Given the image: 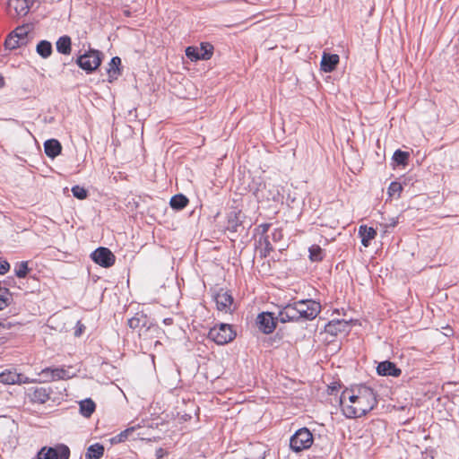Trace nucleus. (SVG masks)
Returning a JSON list of instances; mask_svg holds the SVG:
<instances>
[{"label":"nucleus","instance_id":"6ab92c4d","mask_svg":"<svg viewBox=\"0 0 459 459\" xmlns=\"http://www.w3.org/2000/svg\"><path fill=\"white\" fill-rule=\"evenodd\" d=\"M44 150L47 156L54 159L60 154L62 146L57 140L49 139L45 142Z\"/></svg>","mask_w":459,"mask_h":459},{"label":"nucleus","instance_id":"1a4fd4ad","mask_svg":"<svg viewBox=\"0 0 459 459\" xmlns=\"http://www.w3.org/2000/svg\"><path fill=\"white\" fill-rule=\"evenodd\" d=\"M37 379H31L14 371L7 370L0 374V382L5 385L35 383Z\"/></svg>","mask_w":459,"mask_h":459},{"label":"nucleus","instance_id":"2f4dec72","mask_svg":"<svg viewBox=\"0 0 459 459\" xmlns=\"http://www.w3.org/2000/svg\"><path fill=\"white\" fill-rule=\"evenodd\" d=\"M19 39H17L12 33L8 35L4 41V47L6 49H15L21 46H22Z\"/></svg>","mask_w":459,"mask_h":459},{"label":"nucleus","instance_id":"c03bdc74","mask_svg":"<svg viewBox=\"0 0 459 459\" xmlns=\"http://www.w3.org/2000/svg\"><path fill=\"white\" fill-rule=\"evenodd\" d=\"M172 323V319L171 318H166L164 319V324L165 325H170Z\"/></svg>","mask_w":459,"mask_h":459},{"label":"nucleus","instance_id":"c85d7f7f","mask_svg":"<svg viewBox=\"0 0 459 459\" xmlns=\"http://www.w3.org/2000/svg\"><path fill=\"white\" fill-rule=\"evenodd\" d=\"M187 204H188V199L183 195H174L170 199L171 207L174 209H177V210H181V209L185 208Z\"/></svg>","mask_w":459,"mask_h":459},{"label":"nucleus","instance_id":"58836bf2","mask_svg":"<svg viewBox=\"0 0 459 459\" xmlns=\"http://www.w3.org/2000/svg\"><path fill=\"white\" fill-rule=\"evenodd\" d=\"M83 330H84V325H82L80 322H78L77 327H76L75 332H74V334L76 336H80L82 333Z\"/></svg>","mask_w":459,"mask_h":459},{"label":"nucleus","instance_id":"cd10ccee","mask_svg":"<svg viewBox=\"0 0 459 459\" xmlns=\"http://www.w3.org/2000/svg\"><path fill=\"white\" fill-rule=\"evenodd\" d=\"M104 453L103 446L100 444H94L89 446L86 454L87 459H100Z\"/></svg>","mask_w":459,"mask_h":459},{"label":"nucleus","instance_id":"a18cd8bd","mask_svg":"<svg viewBox=\"0 0 459 459\" xmlns=\"http://www.w3.org/2000/svg\"><path fill=\"white\" fill-rule=\"evenodd\" d=\"M158 344H160V342H159V341H156V342H155V345H158Z\"/></svg>","mask_w":459,"mask_h":459},{"label":"nucleus","instance_id":"7ed1b4c3","mask_svg":"<svg viewBox=\"0 0 459 459\" xmlns=\"http://www.w3.org/2000/svg\"><path fill=\"white\" fill-rule=\"evenodd\" d=\"M235 333L228 324H220L211 328L208 337L219 345L226 344L235 338Z\"/></svg>","mask_w":459,"mask_h":459},{"label":"nucleus","instance_id":"412c9836","mask_svg":"<svg viewBox=\"0 0 459 459\" xmlns=\"http://www.w3.org/2000/svg\"><path fill=\"white\" fill-rule=\"evenodd\" d=\"M160 333V328L156 325H153L148 321V325H146L144 328L140 329L139 336L143 340H151L152 338L158 337Z\"/></svg>","mask_w":459,"mask_h":459},{"label":"nucleus","instance_id":"f03ea898","mask_svg":"<svg viewBox=\"0 0 459 459\" xmlns=\"http://www.w3.org/2000/svg\"><path fill=\"white\" fill-rule=\"evenodd\" d=\"M101 56L102 53L100 51L89 50L77 58L76 64L87 74H91L100 65Z\"/></svg>","mask_w":459,"mask_h":459},{"label":"nucleus","instance_id":"79ce46f5","mask_svg":"<svg viewBox=\"0 0 459 459\" xmlns=\"http://www.w3.org/2000/svg\"><path fill=\"white\" fill-rule=\"evenodd\" d=\"M165 455V451L162 448H158L156 450L155 455L158 459H160Z\"/></svg>","mask_w":459,"mask_h":459},{"label":"nucleus","instance_id":"b1692460","mask_svg":"<svg viewBox=\"0 0 459 459\" xmlns=\"http://www.w3.org/2000/svg\"><path fill=\"white\" fill-rule=\"evenodd\" d=\"M71 38L69 36H62L56 41V50L63 55L71 53Z\"/></svg>","mask_w":459,"mask_h":459},{"label":"nucleus","instance_id":"f3484780","mask_svg":"<svg viewBox=\"0 0 459 459\" xmlns=\"http://www.w3.org/2000/svg\"><path fill=\"white\" fill-rule=\"evenodd\" d=\"M377 371L380 376H393L398 377L401 374V369L390 361H383L378 364Z\"/></svg>","mask_w":459,"mask_h":459},{"label":"nucleus","instance_id":"a19ab883","mask_svg":"<svg viewBox=\"0 0 459 459\" xmlns=\"http://www.w3.org/2000/svg\"><path fill=\"white\" fill-rule=\"evenodd\" d=\"M263 241H264V243L265 245V252H269L270 250L273 249V247L270 245L267 237L264 238ZM264 255H266V253H264Z\"/></svg>","mask_w":459,"mask_h":459},{"label":"nucleus","instance_id":"473e14b6","mask_svg":"<svg viewBox=\"0 0 459 459\" xmlns=\"http://www.w3.org/2000/svg\"><path fill=\"white\" fill-rule=\"evenodd\" d=\"M12 34L20 40V42L23 45H26L27 43V34L28 31L24 27H18L16 28Z\"/></svg>","mask_w":459,"mask_h":459},{"label":"nucleus","instance_id":"dca6fc26","mask_svg":"<svg viewBox=\"0 0 459 459\" xmlns=\"http://www.w3.org/2000/svg\"><path fill=\"white\" fill-rule=\"evenodd\" d=\"M349 326V323L345 320H333L325 325V332L336 335L339 333L348 332Z\"/></svg>","mask_w":459,"mask_h":459},{"label":"nucleus","instance_id":"37998d69","mask_svg":"<svg viewBox=\"0 0 459 459\" xmlns=\"http://www.w3.org/2000/svg\"><path fill=\"white\" fill-rule=\"evenodd\" d=\"M4 85V78L0 74V88Z\"/></svg>","mask_w":459,"mask_h":459},{"label":"nucleus","instance_id":"ddd939ff","mask_svg":"<svg viewBox=\"0 0 459 459\" xmlns=\"http://www.w3.org/2000/svg\"><path fill=\"white\" fill-rule=\"evenodd\" d=\"M217 308L221 311L229 312L231 310L233 299L227 291L220 290L215 298Z\"/></svg>","mask_w":459,"mask_h":459},{"label":"nucleus","instance_id":"f8f14e48","mask_svg":"<svg viewBox=\"0 0 459 459\" xmlns=\"http://www.w3.org/2000/svg\"><path fill=\"white\" fill-rule=\"evenodd\" d=\"M340 57L337 54L324 52L320 63L321 70L325 73H332L339 64Z\"/></svg>","mask_w":459,"mask_h":459},{"label":"nucleus","instance_id":"5701e85b","mask_svg":"<svg viewBox=\"0 0 459 459\" xmlns=\"http://www.w3.org/2000/svg\"><path fill=\"white\" fill-rule=\"evenodd\" d=\"M149 319L143 313H136L134 316L128 320V325L132 329H138V333L141 328H144L148 325Z\"/></svg>","mask_w":459,"mask_h":459},{"label":"nucleus","instance_id":"39448f33","mask_svg":"<svg viewBox=\"0 0 459 459\" xmlns=\"http://www.w3.org/2000/svg\"><path fill=\"white\" fill-rule=\"evenodd\" d=\"M213 46L209 42H202L200 47L189 46L186 48V56L191 61L209 60L213 55Z\"/></svg>","mask_w":459,"mask_h":459},{"label":"nucleus","instance_id":"f704fd0d","mask_svg":"<svg viewBox=\"0 0 459 459\" xmlns=\"http://www.w3.org/2000/svg\"><path fill=\"white\" fill-rule=\"evenodd\" d=\"M403 190V186L398 182H392L388 187V195L390 196L399 197Z\"/></svg>","mask_w":459,"mask_h":459},{"label":"nucleus","instance_id":"c756f323","mask_svg":"<svg viewBox=\"0 0 459 459\" xmlns=\"http://www.w3.org/2000/svg\"><path fill=\"white\" fill-rule=\"evenodd\" d=\"M309 258L313 262H318L321 261L324 258V251L323 249L317 246L313 245L309 247Z\"/></svg>","mask_w":459,"mask_h":459},{"label":"nucleus","instance_id":"9b49d317","mask_svg":"<svg viewBox=\"0 0 459 459\" xmlns=\"http://www.w3.org/2000/svg\"><path fill=\"white\" fill-rule=\"evenodd\" d=\"M27 396L32 403H45L50 398V390L46 387H32L28 389Z\"/></svg>","mask_w":459,"mask_h":459},{"label":"nucleus","instance_id":"7c9ffc66","mask_svg":"<svg viewBox=\"0 0 459 459\" xmlns=\"http://www.w3.org/2000/svg\"><path fill=\"white\" fill-rule=\"evenodd\" d=\"M409 157H410L409 152H403L401 150H397L394 153L393 160H394V161L397 165H403V166H405L407 164V162H408Z\"/></svg>","mask_w":459,"mask_h":459},{"label":"nucleus","instance_id":"bb28decb","mask_svg":"<svg viewBox=\"0 0 459 459\" xmlns=\"http://www.w3.org/2000/svg\"><path fill=\"white\" fill-rule=\"evenodd\" d=\"M95 411V403L91 399H85L80 403V412L88 418Z\"/></svg>","mask_w":459,"mask_h":459},{"label":"nucleus","instance_id":"f257e3e1","mask_svg":"<svg viewBox=\"0 0 459 459\" xmlns=\"http://www.w3.org/2000/svg\"><path fill=\"white\" fill-rule=\"evenodd\" d=\"M377 403L373 389L365 385L347 388L340 397L342 414L349 419L365 416L374 409Z\"/></svg>","mask_w":459,"mask_h":459},{"label":"nucleus","instance_id":"393cba45","mask_svg":"<svg viewBox=\"0 0 459 459\" xmlns=\"http://www.w3.org/2000/svg\"><path fill=\"white\" fill-rule=\"evenodd\" d=\"M141 426L139 424L135 426L129 427L117 434V436L113 437L110 441L112 444H117L126 441L129 437L133 435V433L139 429Z\"/></svg>","mask_w":459,"mask_h":459},{"label":"nucleus","instance_id":"a878e982","mask_svg":"<svg viewBox=\"0 0 459 459\" xmlns=\"http://www.w3.org/2000/svg\"><path fill=\"white\" fill-rule=\"evenodd\" d=\"M37 53L42 58H48L52 54V44L48 40H40L36 47Z\"/></svg>","mask_w":459,"mask_h":459},{"label":"nucleus","instance_id":"c9c22d12","mask_svg":"<svg viewBox=\"0 0 459 459\" xmlns=\"http://www.w3.org/2000/svg\"><path fill=\"white\" fill-rule=\"evenodd\" d=\"M72 193L74 197L83 200L87 197V190L80 186H74L72 187Z\"/></svg>","mask_w":459,"mask_h":459},{"label":"nucleus","instance_id":"49530a36","mask_svg":"<svg viewBox=\"0 0 459 459\" xmlns=\"http://www.w3.org/2000/svg\"><path fill=\"white\" fill-rule=\"evenodd\" d=\"M28 1H29V2H31V3H33V2H34V0H28Z\"/></svg>","mask_w":459,"mask_h":459},{"label":"nucleus","instance_id":"aec40b11","mask_svg":"<svg viewBox=\"0 0 459 459\" xmlns=\"http://www.w3.org/2000/svg\"><path fill=\"white\" fill-rule=\"evenodd\" d=\"M359 235L361 238V243L365 247H368L370 241L377 236V231L372 227L362 225L359 229Z\"/></svg>","mask_w":459,"mask_h":459},{"label":"nucleus","instance_id":"72a5a7b5","mask_svg":"<svg viewBox=\"0 0 459 459\" xmlns=\"http://www.w3.org/2000/svg\"><path fill=\"white\" fill-rule=\"evenodd\" d=\"M14 272L17 277L19 278H24L26 277L29 268H28V262H21L16 264L14 268Z\"/></svg>","mask_w":459,"mask_h":459},{"label":"nucleus","instance_id":"a211bd4d","mask_svg":"<svg viewBox=\"0 0 459 459\" xmlns=\"http://www.w3.org/2000/svg\"><path fill=\"white\" fill-rule=\"evenodd\" d=\"M32 4L33 3L28 0H9V6L13 8L16 14L19 16H25Z\"/></svg>","mask_w":459,"mask_h":459},{"label":"nucleus","instance_id":"6e6552de","mask_svg":"<svg viewBox=\"0 0 459 459\" xmlns=\"http://www.w3.org/2000/svg\"><path fill=\"white\" fill-rule=\"evenodd\" d=\"M92 260L103 267H110L115 263V255L107 247H99L91 254Z\"/></svg>","mask_w":459,"mask_h":459},{"label":"nucleus","instance_id":"ea45409f","mask_svg":"<svg viewBox=\"0 0 459 459\" xmlns=\"http://www.w3.org/2000/svg\"><path fill=\"white\" fill-rule=\"evenodd\" d=\"M281 237H282V235H281V231L280 230H275L273 232V240L277 241V240L281 239Z\"/></svg>","mask_w":459,"mask_h":459},{"label":"nucleus","instance_id":"0eeeda50","mask_svg":"<svg viewBox=\"0 0 459 459\" xmlns=\"http://www.w3.org/2000/svg\"><path fill=\"white\" fill-rule=\"evenodd\" d=\"M320 309V304L316 301L300 300L298 302V312L300 318L303 319H314L319 314Z\"/></svg>","mask_w":459,"mask_h":459},{"label":"nucleus","instance_id":"4468645a","mask_svg":"<svg viewBox=\"0 0 459 459\" xmlns=\"http://www.w3.org/2000/svg\"><path fill=\"white\" fill-rule=\"evenodd\" d=\"M279 318L281 322L297 321L300 319L298 312V302L285 306L279 313Z\"/></svg>","mask_w":459,"mask_h":459},{"label":"nucleus","instance_id":"423d86ee","mask_svg":"<svg viewBox=\"0 0 459 459\" xmlns=\"http://www.w3.org/2000/svg\"><path fill=\"white\" fill-rule=\"evenodd\" d=\"M43 377V382H50L56 380H65L72 378L75 376V373L73 371L71 367L68 368H47L41 370L39 374Z\"/></svg>","mask_w":459,"mask_h":459},{"label":"nucleus","instance_id":"4be33fe9","mask_svg":"<svg viewBox=\"0 0 459 459\" xmlns=\"http://www.w3.org/2000/svg\"><path fill=\"white\" fill-rule=\"evenodd\" d=\"M120 65H121V59L118 56H114L111 58L109 64H108V81L112 82L120 75Z\"/></svg>","mask_w":459,"mask_h":459},{"label":"nucleus","instance_id":"9d476101","mask_svg":"<svg viewBox=\"0 0 459 459\" xmlns=\"http://www.w3.org/2000/svg\"><path fill=\"white\" fill-rule=\"evenodd\" d=\"M69 449L66 446H63L60 449V453L54 448H42L37 455V459H68Z\"/></svg>","mask_w":459,"mask_h":459},{"label":"nucleus","instance_id":"4c0bfd02","mask_svg":"<svg viewBox=\"0 0 459 459\" xmlns=\"http://www.w3.org/2000/svg\"><path fill=\"white\" fill-rule=\"evenodd\" d=\"M10 269V264L7 261H0V275L4 274Z\"/></svg>","mask_w":459,"mask_h":459},{"label":"nucleus","instance_id":"e433bc0d","mask_svg":"<svg viewBox=\"0 0 459 459\" xmlns=\"http://www.w3.org/2000/svg\"><path fill=\"white\" fill-rule=\"evenodd\" d=\"M12 301V296H4L0 294V310L6 307Z\"/></svg>","mask_w":459,"mask_h":459},{"label":"nucleus","instance_id":"2eb2a0df","mask_svg":"<svg viewBox=\"0 0 459 459\" xmlns=\"http://www.w3.org/2000/svg\"><path fill=\"white\" fill-rule=\"evenodd\" d=\"M259 329L265 333H272L275 328V323L271 313H262L257 317Z\"/></svg>","mask_w":459,"mask_h":459},{"label":"nucleus","instance_id":"20e7f679","mask_svg":"<svg viewBox=\"0 0 459 459\" xmlns=\"http://www.w3.org/2000/svg\"><path fill=\"white\" fill-rule=\"evenodd\" d=\"M313 444V436L311 432L306 429H300L291 437L290 446L295 452H299L309 448Z\"/></svg>","mask_w":459,"mask_h":459}]
</instances>
